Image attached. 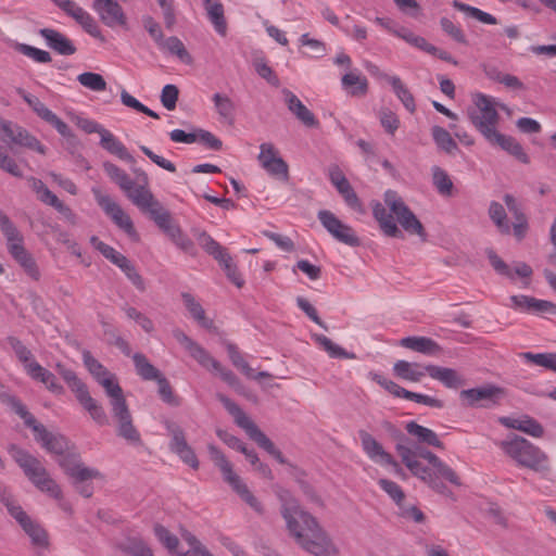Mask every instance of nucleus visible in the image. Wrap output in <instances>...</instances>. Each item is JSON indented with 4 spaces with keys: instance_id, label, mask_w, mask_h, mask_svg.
I'll return each instance as SVG.
<instances>
[{
    "instance_id": "nucleus-42",
    "label": "nucleus",
    "mask_w": 556,
    "mask_h": 556,
    "mask_svg": "<svg viewBox=\"0 0 556 556\" xmlns=\"http://www.w3.org/2000/svg\"><path fill=\"white\" fill-rule=\"evenodd\" d=\"M219 118L229 125L235 121V104L227 96L215 93L212 98Z\"/></svg>"
},
{
    "instance_id": "nucleus-34",
    "label": "nucleus",
    "mask_w": 556,
    "mask_h": 556,
    "mask_svg": "<svg viewBox=\"0 0 556 556\" xmlns=\"http://www.w3.org/2000/svg\"><path fill=\"white\" fill-rule=\"evenodd\" d=\"M393 371L399 378L413 382H419L426 372L419 364L407 361H397L393 366Z\"/></svg>"
},
{
    "instance_id": "nucleus-20",
    "label": "nucleus",
    "mask_w": 556,
    "mask_h": 556,
    "mask_svg": "<svg viewBox=\"0 0 556 556\" xmlns=\"http://www.w3.org/2000/svg\"><path fill=\"white\" fill-rule=\"evenodd\" d=\"M285 102L288 110L305 126L308 128L319 127V121L315 117L302 101L289 89H283Z\"/></svg>"
},
{
    "instance_id": "nucleus-32",
    "label": "nucleus",
    "mask_w": 556,
    "mask_h": 556,
    "mask_svg": "<svg viewBox=\"0 0 556 556\" xmlns=\"http://www.w3.org/2000/svg\"><path fill=\"white\" fill-rule=\"evenodd\" d=\"M379 76L386 79L393 88L394 93L403 103L405 109L414 113L416 111L415 99L408 88L403 84L400 77L397 76H389L388 74L380 73Z\"/></svg>"
},
{
    "instance_id": "nucleus-2",
    "label": "nucleus",
    "mask_w": 556,
    "mask_h": 556,
    "mask_svg": "<svg viewBox=\"0 0 556 556\" xmlns=\"http://www.w3.org/2000/svg\"><path fill=\"white\" fill-rule=\"evenodd\" d=\"M281 514L296 543L314 556H330L331 543L316 519L301 509L288 491L280 493Z\"/></svg>"
},
{
    "instance_id": "nucleus-6",
    "label": "nucleus",
    "mask_w": 556,
    "mask_h": 556,
    "mask_svg": "<svg viewBox=\"0 0 556 556\" xmlns=\"http://www.w3.org/2000/svg\"><path fill=\"white\" fill-rule=\"evenodd\" d=\"M103 169L110 179L115 182L127 198L144 214L153 208L160 201L144 186L135 187V181L129 175L110 161L103 163Z\"/></svg>"
},
{
    "instance_id": "nucleus-3",
    "label": "nucleus",
    "mask_w": 556,
    "mask_h": 556,
    "mask_svg": "<svg viewBox=\"0 0 556 556\" xmlns=\"http://www.w3.org/2000/svg\"><path fill=\"white\" fill-rule=\"evenodd\" d=\"M384 203L391 213L387 211L384 205L376 201L372 203V215L386 236L392 238H403V232L394 222V214L397 222L405 231L412 235H418L422 240L426 239L427 233L422 224L414 214V212L405 204L396 191L387 190L384 192Z\"/></svg>"
},
{
    "instance_id": "nucleus-11",
    "label": "nucleus",
    "mask_w": 556,
    "mask_h": 556,
    "mask_svg": "<svg viewBox=\"0 0 556 556\" xmlns=\"http://www.w3.org/2000/svg\"><path fill=\"white\" fill-rule=\"evenodd\" d=\"M211 459L219 468L224 480L232 488V490L256 513H263V506L258 500L251 493L241 478L233 471L231 463L226 458L224 453L215 445L207 446Z\"/></svg>"
},
{
    "instance_id": "nucleus-44",
    "label": "nucleus",
    "mask_w": 556,
    "mask_h": 556,
    "mask_svg": "<svg viewBox=\"0 0 556 556\" xmlns=\"http://www.w3.org/2000/svg\"><path fill=\"white\" fill-rule=\"evenodd\" d=\"M26 534L30 538L31 543L37 546L47 547L49 538L47 531L31 518L21 526Z\"/></svg>"
},
{
    "instance_id": "nucleus-53",
    "label": "nucleus",
    "mask_w": 556,
    "mask_h": 556,
    "mask_svg": "<svg viewBox=\"0 0 556 556\" xmlns=\"http://www.w3.org/2000/svg\"><path fill=\"white\" fill-rule=\"evenodd\" d=\"M219 265L223 267L224 271L228 279L238 288H242L244 285V279L241 277L238 271L237 265L232 262V257L229 253L225 254V257L217 260Z\"/></svg>"
},
{
    "instance_id": "nucleus-33",
    "label": "nucleus",
    "mask_w": 556,
    "mask_h": 556,
    "mask_svg": "<svg viewBox=\"0 0 556 556\" xmlns=\"http://www.w3.org/2000/svg\"><path fill=\"white\" fill-rule=\"evenodd\" d=\"M157 47L161 50L177 56L185 64H191L193 62V59L186 49L184 42L176 36H170L166 39L163 38L161 43L157 45Z\"/></svg>"
},
{
    "instance_id": "nucleus-43",
    "label": "nucleus",
    "mask_w": 556,
    "mask_h": 556,
    "mask_svg": "<svg viewBox=\"0 0 556 556\" xmlns=\"http://www.w3.org/2000/svg\"><path fill=\"white\" fill-rule=\"evenodd\" d=\"M15 136L12 137V143L21 147H25L31 150L37 151L40 154L46 153V148L40 143V141L30 135L25 128L21 126H16Z\"/></svg>"
},
{
    "instance_id": "nucleus-23",
    "label": "nucleus",
    "mask_w": 556,
    "mask_h": 556,
    "mask_svg": "<svg viewBox=\"0 0 556 556\" xmlns=\"http://www.w3.org/2000/svg\"><path fill=\"white\" fill-rule=\"evenodd\" d=\"M99 14L101 22L108 27L126 26L127 17L123 8L116 0H106L103 4L94 9Z\"/></svg>"
},
{
    "instance_id": "nucleus-41",
    "label": "nucleus",
    "mask_w": 556,
    "mask_h": 556,
    "mask_svg": "<svg viewBox=\"0 0 556 556\" xmlns=\"http://www.w3.org/2000/svg\"><path fill=\"white\" fill-rule=\"evenodd\" d=\"M431 135L438 148L447 154H454L458 150L456 141L445 128L441 126H433L431 128Z\"/></svg>"
},
{
    "instance_id": "nucleus-14",
    "label": "nucleus",
    "mask_w": 556,
    "mask_h": 556,
    "mask_svg": "<svg viewBox=\"0 0 556 556\" xmlns=\"http://www.w3.org/2000/svg\"><path fill=\"white\" fill-rule=\"evenodd\" d=\"M98 205L112 219V222L122 230H124L132 240H139V235L128 214L108 194L93 187L91 189Z\"/></svg>"
},
{
    "instance_id": "nucleus-22",
    "label": "nucleus",
    "mask_w": 556,
    "mask_h": 556,
    "mask_svg": "<svg viewBox=\"0 0 556 556\" xmlns=\"http://www.w3.org/2000/svg\"><path fill=\"white\" fill-rule=\"evenodd\" d=\"M104 257L122 269L131 283L139 290L144 291L146 285L141 275L136 270L134 264L113 247L104 254Z\"/></svg>"
},
{
    "instance_id": "nucleus-5",
    "label": "nucleus",
    "mask_w": 556,
    "mask_h": 556,
    "mask_svg": "<svg viewBox=\"0 0 556 556\" xmlns=\"http://www.w3.org/2000/svg\"><path fill=\"white\" fill-rule=\"evenodd\" d=\"M8 405L24 420V424L35 433V440L47 450V452L56 456L63 455L68 450V441L59 433H52L39 424L36 418L27 410L26 406L14 395H5Z\"/></svg>"
},
{
    "instance_id": "nucleus-51",
    "label": "nucleus",
    "mask_w": 556,
    "mask_h": 556,
    "mask_svg": "<svg viewBox=\"0 0 556 556\" xmlns=\"http://www.w3.org/2000/svg\"><path fill=\"white\" fill-rule=\"evenodd\" d=\"M207 12L208 20L214 25L215 30L225 36L227 31V22L224 15V7L219 0L214 1L213 7Z\"/></svg>"
},
{
    "instance_id": "nucleus-46",
    "label": "nucleus",
    "mask_w": 556,
    "mask_h": 556,
    "mask_svg": "<svg viewBox=\"0 0 556 556\" xmlns=\"http://www.w3.org/2000/svg\"><path fill=\"white\" fill-rule=\"evenodd\" d=\"M489 216L491 220L496 225L497 229L501 233L509 235L510 233V225L507 220V215L504 206L496 202L492 201L489 206Z\"/></svg>"
},
{
    "instance_id": "nucleus-56",
    "label": "nucleus",
    "mask_w": 556,
    "mask_h": 556,
    "mask_svg": "<svg viewBox=\"0 0 556 556\" xmlns=\"http://www.w3.org/2000/svg\"><path fill=\"white\" fill-rule=\"evenodd\" d=\"M522 357L538 366L545 367L556 372V353H538L526 352Z\"/></svg>"
},
{
    "instance_id": "nucleus-48",
    "label": "nucleus",
    "mask_w": 556,
    "mask_h": 556,
    "mask_svg": "<svg viewBox=\"0 0 556 556\" xmlns=\"http://www.w3.org/2000/svg\"><path fill=\"white\" fill-rule=\"evenodd\" d=\"M431 170L432 182L437 191L441 195H451L454 186L447 173L439 166H433Z\"/></svg>"
},
{
    "instance_id": "nucleus-62",
    "label": "nucleus",
    "mask_w": 556,
    "mask_h": 556,
    "mask_svg": "<svg viewBox=\"0 0 556 556\" xmlns=\"http://www.w3.org/2000/svg\"><path fill=\"white\" fill-rule=\"evenodd\" d=\"M518 430L534 438H541L544 433L542 425L538 422L534 418L529 416H525L520 420Z\"/></svg>"
},
{
    "instance_id": "nucleus-58",
    "label": "nucleus",
    "mask_w": 556,
    "mask_h": 556,
    "mask_svg": "<svg viewBox=\"0 0 556 556\" xmlns=\"http://www.w3.org/2000/svg\"><path fill=\"white\" fill-rule=\"evenodd\" d=\"M123 551L130 556H153L152 549L141 539H128L123 546Z\"/></svg>"
},
{
    "instance_id": "nucleus-37",
    "label": "nucleus",
    "mask_w": 556,
    "mask_h": 556,
    "mask_svg": "<svg viewBox=\"0 0 556 556\" xmlns=\"http://www.w3.org/2000/svg\"><path fill=\"white\" fill-rule=\"evenodd\" d=\"M132 361H134L137 374L143 380H147V381L155 380L156 381L159 378H161L163 376L161 374V371L149 362V359L146 357V355H143L141 353H136L132 356Z\"/></svg>"
},
{
    "instance_id": "nucleus-60",
    "label": "nucleus",
    "mask_w": 556,
    "mask_h": 556,
    "mask_svg": "<svg viewBox=\"0 0 556 556\" xmlns=\"http://www.w3.org/2000/svg\"><path fill=\"white\" fill-rule=\"evenodd\" d=\"M159 384V394L162 401L170 406H179L180 399L174 393L169 381L162 376L156 380Z\"/></svg>"
},
{
    "instance_id": "nucleus-59",
    "label": "nucleus",
    "mask_w": 556,
    "mask_h": 556,
    "mask_svg": "<svg viewBox=\"0 0 556 556\" xmlns=\"http://www.w3.org/2000/svg\"><path fill=\"white\" fill-rule=\"evenodd\" d=\"M440 25H441V28L443 29V31L450 36L454 41L460 43V45H464V46H467L468 45V40L463 31V29L455 25L450 18L447 17H442L440 20Z\"/></svg>"
},
{
    "instance_id": "nucleus-39",
    "label": "nucleus",
    "mask_w": 556,
    "mask_h": 556,
    "mask_svg": "<svg viewBox=\"0 0 556 556\" xmlns=\"http://www.w3.org/2000/svg\"><path fill=\"white\" fill-rule=\"evenodd\" d=\"M312 338L332 358H349V359L356 358V355L354 353L345 351L343 348L333 343L328 337H326L324 334H313Z\"/></svg>"
},
{
    "instance_id": "nucleus-19",
    "label": "nucleus",
    "mask_w": 556,
    "mask_h": 556,
    "mask_svg": "<svg viewBox=\"0 0 556 556\" xmlns=\"http://www.w3.org/2000/svg\"><path fill=\"white\" fill-rule=\"evenodd\" d=\"M358 435L362 442L363 451L374 462L392 466L396 473H402V468L394 457L384 451L383 446L367 431L359 430Z\"/></svg>"
},
{
    "instance_id": "nucleus-35",
    "label": "nucleus",
    "mask_w": 556,
    "mask_h": 556,
    "mask_svg": "<svg viewBox=\"0 0 556 556\" xmlns=\"http://www.w3.org/2000/svg\"><path fill=\"white\" fill-rule=\"evenodd\" d=\"M193 236L201 248L216 261L225 257V254L228 253L227 250L214 240L206 231L193 229Z\"/></svg>"
},
{
    "instance_id": "nucleus-29",
    "label": "nucleus",
    "mask_w": 556,
    "mask_h": 556,
    "mask_svg": "<svg viewBox=\"0 0 556 556\" xmlns=\"http://www.w3.org/2000/svg\"><path fill=\"white\" fill-rule=\"evenodd\" d=\"M405 429L408 432V434L416 439V442L418 444H425L428 446L444 450V444L442 443V441H440L438 434L433 430L426 428L417 424L416 421L407 422Z\"/></svg>"
},
{
    "instance_id": "nucleus-40",
    "label": "nucleus",
    "mask_w": 556,
    "mask_h": 556,
    "mask_svg": "<svg viewBox=\"0 0 556 556\" xmlns=\"http://www.w3.org/2000/svg\"><path fill=\"white\" fill-rule=\"evenodd\" d=\"M342 86L353 97L365 96L368 91V81L355 73H348L342 77Z\"/></svg>"
},
{
    "instance_id": "nucleus-10",
    "label": "nucleus",
    "mask_w": 556,
    "mask_h": 556,
    "mask_svg": "<svg viewBox=\"0 0 556 556\" xmlns=\"http://www.w3.org/2000/svg\"><path fill=\"white\" fill-rule=\"evenodd\" d=\"M55 370L75 393L77 401L91 418L100 426L106 425L109 419L103 407L91 397L87 386L77 377L76 372L61 363L55 365Z\"/></svg>"
},
{
    "instance_id": "nucleus-55",
    "label": "nucleus",
    "mask_w": 556,
    "mask_h": 556,
    "mask_svg": "<svg viewBox=\"0 0 556 556\" xmlns=\"http://www.w3.org/2000/svg\"><path fill=\"white\" fill-rule=\"evenodd\" d=\"M77 80L80 85L93 91H103L106 89V81L97 73L85 72L78 75Z\"/></svg>"
},
{
    "instance_id": "nucleus-4",
    "label": "nucleus",
    "mask_w": 556,
    "mask_h": 556,
    "mask_svg": "<svg viewBox=\"0 0 556 556\" xmlns=\"http://www.w3.org/2000/svg\"><path fill=\"white\" fill-rule=\"evenodd\" d=\"M9 453L15 463L22 468L24 475L38 490L48 493L55 500H62V490L60 485L49 476L48 471L37 457L15 444L10 445Z\"/></svg>"
},
{
    "instance_id": "nucleus-26",
    "label": "nucleus",
    "mask_w": 556,
    "mask_h": 556,
    "mask_svg": "<svg viewBox=\"0 0 556 556\" xmlns=\"http://www.w3.org/2000/svg\"><path fill=\"white\" fill-rule=\"evenodd\" d=\"M39 35L47 41V45L62 55H72L76 52V47L62 33L52 28H41Z\"/></svg>"
},
{
    "instance_id": "nucleus-45",
    "label": "nucleus",
    "mask_w": 556,
    "mask_h": 556,
    "mask_svg": "<svg viewBox=\"0 0 556 556\" xmlns=\"http://www.w3.org/2000/svg\"><path fill=\"white\" fill-rule=\"evenodd\" d=\"M453 8L456 10L466 13L468 16L478 20L481 23L495 25L497 24V20L490 13H486L478 8L471 7L469 4L463 3L459 0H453Z\"/></svg>"
},
{
    "instance_id": "nucleus-16",
    "label": "nucleus",
    "mask_w": 556,
    "mask_h": 556,
    "mask_svg": "<svg viewBox=\"0 0 556 556\" xmlns=\"http://www.w3.org/2000/svg\"><path fill=\"white\" fill-rule=\"evenodd\" d=\"M317 216L321 225L336 240L352 248L361 245V239L353 228L343 224L332 212L323 210L318 212Z\"/></svg>"
},
{
    "instance_id": "nucleus-54",
    "label": "nucleus",
    "mask_w": 556,
    "mask_h": 556,
    "mask_svg": "<svg viewBox=\"0 0 556 556\" xmlns=\"http://www.w3.org/2000/svg\"><path fill=\"white\" fill-rule=\"evenodd\" d=\"M189 354L206 369L219 368V362L198 343L189 351Z\"/></svg>"
},
{
    "instance_id": "nucleus-13",
    "label": "nucleus",
    "mask_w": 556,
    "mask_h": 556,
    "mask_svg": "<svg viewBox=\"0 0 556 556\" xmlns=\"http://www.w3.org/2000/svg\"><path fill=\"white\" fill-rule=\"evenodd\" d=\"M477 110L469 112V118L477 130L484 137L496 131V125L500 121V115L493 106L490 97L478 93L475 98Z\"/></svg>"
},
{
    "instance_id": "nucleus-18",
    "label": "nucleus",
    "mask_w": 556,
    "mask_h": 556,
    "mask_svg": "<svg viewBox=\"0 0 556 556\" xmlns=\"http://www.w3.org/2000/svg\"><path fill=\"white\" fill-rule=\"evenodd\" d=\"M59 466L66 475L74 479V483H83L87 480L100 477V472L96 469L85 467L79 460V455L76 453H67L59 455Z\"/></svg>"
},
{
    "instance_id": "nucleus-27",
    "label": "nucleus",
    "mask_w": 556,
    "mask_h": 556,
    "mask_svg": "<svg viewBox=\"0 0 556 556\" xmlns=\"http://www.w3.org/2000/svg\"><path fill=\"white\" fill-rule=\"evenodd\" d=\"M11 256L24 269L25 274L34 280H39L40 270L34 256L25 249L24 245L12 244L10 247Z\"/></svg>"
},
{
    "instance_id": "nucleus-25",
    "label": "nucleus",
    "mask_w": 556,
    "mask_h": 556,
    "mask_svg": "<svg viewBox=\"0 0 556 556\" xmlns=\"http://www.w3.org/2000/svg\"><path fill=\"white\" fill-rule=\"evenodd\" d=\"M424 369L432 379L440 381L448 389H457L465 383V380L456 369L437 365H426Z\"/></svg>"
},
{
    "instance_id": "nucleus-31",
    "label": "nucleus",
    "mask_w": 556,
    "mask_h": 556,
    "mask_svg": "<svg viewBox=\"0 0 556 556\" xmlns=\"http://www.w3.org/2000/svg\"><path fill=\"white\" fill-rule=\"evenodd\" d=\"M84 364L96 380L105 389L106 383L111 386H119L115 381V377L111 375L106 368L98 362L89 351L83 353Z\"/></svg>"
},
{
    "instance_id": "nucleus-38",
    "label": "nucleus",
    "mask_w": 556,
    "mask_h": 556,
    "mask_svg": "<svg viewBox=\"0 0 556 556\" xmlns=\"http://www.w3.org/2000/svg\"><path fill=\"white\" fill-rule=\"evenodd\" d=\"M0 229L3 236L7 239L8 251L10 252V247L12 244L15 245H24V238L15 225L11 222L9 216L0 211Z\"/></svg>"
},
{
    "instance_id": "nucleus-64",
    "label": "nucleus",
    "mask_w": 556,
    "mask_h": 556,
    "mask_svg": "<svg viewBox=\"0 0 556 556\" xmlns=\"http://www.w3.org/2000/svg\"><path fill=\"white\" fill-rule=\"evenodd\" d=\"M18 51L38 63L51 62L50 53L45 50L23 43L18 46Z\"/></svg>"
},
{
    "instance_id": "nucleus-1",
    "label": "nucleus",
    "mask_w": 556,
    "mask_h": 556,
    "mask_svg": "<svg viewBox=\"0 0 556 556\" xmlns=\"http://www.w3.org/2000/svg\"><path fill=\"white\" fill-rule=\"evenodd\" d=\"M395 450L412 475L425 482L434 492L442 495L452 494L442 480H446L456 486L462 485L455 470L431 451L420 445L410 447L406 442H397Z\"/></svg>"
},
{
    "instance_id": "nucleus-21",
    "label": "nucleus",
    "mask_w": 556,
    "mask_h": 556,
    "mask_svg": "<svg viewBox=\"0 0 556 556\" xmlns=\"http://www.w3.org/2000/svg\"><path fill=\"white\" fill-rule=\"evenodd\" d=\"M491 146H496L516 157L523 164H529L530 159L525 152L522 146L511 136L501 134L498 130L492 132L490 137L484 138Z\"/></svg>"
},
{
    "instance_id": "nucleus-15",
    "label": "nucleus",
    "mask_w": 556,
    "mask_h": 556,
    "mask_svg": "<svg viewBox=\"0 0 556 556\" xmlns=\"http://www.w3.org/2000/svg\"><path fill=\"white\" fill-rule=\"evenodd\" d=\"M504 395V389L494 386L485 384L478 388L462 390L459 397L464 405L468 407H483L489 408L497 405Z\"/></svg>"
},
{
    "instance_id": "nucleus-61",
    "label": "nucleus",
    "mask_w": 556,
    "mask_h": 556,
    "mask_svg": "<svg viewBox=\"0 0 556 556\" xmlns=\"http://www.w3.org/2000/svg\"><path fill=\"white\" fill-rule=\"evenodd\" d=\"M154 534L157 540L170 552H175L179 545V540L176 535L172 534L164 526L155 525Z\"/></svg>"
},
{
    "instance_id": "nucleus-49",
    "label": "nucleus",
    "mask_w": 556,
    "mask_h": 556,
    "mask_svg": "<svg viewBox=\"0 0 556 556\" xmlns=\"http://www.w3.org/2000/svg\"><path fill=\"white\" fill-rule=\"evenodd\" d=\"M165 427L172 437L169 448L173 453H177L178 450L185 448L187 445L186 435L182 428L174 421L166 420Z\"/></svg>"
},
{
    "instance_id": "nucleus-57",
    "label": "nucleus",
    "mask_w": 556,
    "mask_h": 556,
    "mask_svg": "<svg viewBox=\"0 0 556 556\" xmlns=\"http://www.w3.org/2000/svg\"><path fill=\"white\" fill-rule=\"evenodd\" d=\"M378 484L394 501L399 508H402L405 500V493L402 488L396 482L386 478L379 479Z\"/></svg>"
},
{
    "instance_id": "nucleus-8",
    "label": "nucleus",
    "mask_w": 556,
    "mask_h": 556,
    "mask_svg": "<svg viewBox=\"0 0 556 556\" xmlns=\"http://www.w3.org/2000/svg\"><path fill=\"white\" fill-rule=\"evenodd\" d=\"M105 392L110 397L112 415L117 422V435L130 444L140 445L141 437L137 428L134 426L132 417L122 388L119 386H111L110 383H106Z\"/></svg>"
},
{
    "instance_id": "nucleus-63",
    "label": "nucleus",
    "mask_w": 556,
    "mask_h": 556,
    "mask_svg": "<svg viewBox=\"0 0 556 556\" xmlns=\"http://www.w3.org/2000/svg\"><path fill=\"white\" fill-rule=\"evenodd\" d=\"M179 90L175 85H166L162 89L161 102L165 109L172 111L176 108Z\"/></svg>"
},
{
    "instance_id": "nucleus-47",
    "label": "nucleus",
    "mask_w": 556,
    "mask_h": 556,
    "mask_svg": "<svg viewBox=\"0 0 556 556\" xmlns=\"http://www.w3.org/2000/svg\"><path fill=\"white\" fill-rule=\"evenodd\" d=\"M7 342L13 350L16 358L23 364L26 371L27 366L30 365L31 362H36L31 351L18 338L14 336H9L7 338Z\"/></svg>"
},
{
    "instance_id": "nucleus-30",
    "label": "nucleus",
    "mask_w": 556,
    "mask_h": 556,
    "mask_svg": "<svg viewBox=\"0 0 556 556\" xmlns=\"http://www.w3.org/2000/svg\"><path fill=\"white\" fill-rule=\"evenodd\" d=\"M26 372L31 379L46 384L49 391L55 394H62L64 392L63 387L56 382L55 376L43 368L39 363L31 362V364L27 366Z\"/></svg>"
},
{
    "instance_id": "nucleus-12",
    "label": "nucleus",
    "mask_w": 556,
    "mask_h": 556,
    "mask_svg": "<svg viewBox=\"0 0 556 556\" xmlns=\"http://www.w3.org/2000/svg\"><path fill=\"white\" fill-rule=\"evenodd\" d=\"M147 215L166 236L170 238L177 248L190 255H195L197 250L193 241L182 232L177 224L173 222L170 212L166 210L161 202L151 208Z\"/></svg>"
},
{
    "instance_id": "nucleus-28",
    "label": "nucleus",
    "mask_w": 556,
    "mask_h": 556,
    "mask_svg": "<svg viewBox=\"0 0 556 556\" xmlns=\"http://www.w3.org/2000/svg\"><path fill=\"white\" fill-rule=\"evenodd\" d=\"M100 146L110 154L117 156L122 161L128 163L135 162L134 156L128 152L124 143L108 129L102 130V135L100 137Z\"/></svg>"
},
{
    "instance_id": "nucleus-50",
    "label": "nucleus",
    "mask_w": 556,
    "mask_h": 556,
    "mask_svg": "<svg viewBox=\"0 0 556 556\" xmlns=\"http://www.w3.org/2000/svg\"><path fill=\"white\" fill-rule=\"evenodd\" d=\"M225 346L232 365L237 369H239L245 377H253V369L248 364V362L244 361L238 346L231 342H226Z\"/></svg>"
},
{
    "instance_id": "nucleus-52",
    "label": "nucleus",
    "mask_w": 556,
    "mask_h": 556,
    "mask_svg": "<svg viewBox=\"0 0 556 556\" xmlns=\"http://www.w3.org/2000/svg\"><path fill=\"white\" fill-rule=\"evenodd\" d=\"M340 185L337 190L343 197L346 205L358 213H363L364 208L362 202L349 180L341 181Z\"/></svg>"
},
{
    "instance_id": "nucleus-9",
    "label": "nucleus",
    "mask_w": 556,
    "mask_h": 556,
    "mask_svg": "<svg viewBox=\"0 0 556 556\" xmlns=\"http://www.w3.org/2000/svg\"><path fill=\"white\" fill-rule=\"evenodd\" d=\"M500 446L520 466L535 471L548 469L546 454L522 437L514 434L511 439L502 441Z\"/></svg>"
},
{
    "instance_id": "nucleus-17",
    "label": "nucleus",
    "mask_w": 556,
    "mask_h": 556,
    "mask_svg": "<svg viewBox=\"0 0 556 556\" xmlns=\"http://www.w3.org/2000/svg\"><path fill=\"white\" fill-rule=\"evenodd\" d=\"M16 92L41 119L53 126L62 137H74L70 126L48 109L37 97L27 93L22 88H16Z\"/></svg>"
},
{
    "instance_id": "nucleus-36",
    "label": "nucleus",
    "mask_w": 556,
    "mask_h": 556,
    "mask_svg": "<svg viewBox=\"0 0 556 556\" xmlns=\"http://www.w3.org/2000/svg\"><path fill=\"white\" fill-rule=\"evenodd\" d=\"M181 298L187 309L201 327L205 329H212L214 327L213 320L206 317L204 308L195 301L192 294L184 292Z\"/></svg>"
},
{
    "instance_id": "nucleus-24",
    "label": "nucleus",
    "mask_w": 556,
    "mask_h": 556,
    "mask_svg": "<svg viewBox=\"0 0 556 556\" xmlns=\"http://www.w3.org/2000/svg\"><path fill=\"white\" fill-rule=\"evenodd\" d=\"M400 345L428 356H441L443 349L433 339L428 337H405Z\"/></svg>"
},
{
    "instance_id": "nucleus-7",
    "label": "nucleus",
    "mask_w": 556,
    "mask_h": 556,
    "mask_svg": "<svg viewBox=\"0 0 556 556\" xmlns=\"http://www.w3.org/2000/svg\"><path fill=\"white\" fill-rule=\"evenodd\" d=\"M217 400L224 405L225 409L235 418L236 424L242 428L249 438L260 447L265 450L280 464H287L282 453L275 446L271 440L253 422L245 413L228 396L222 393L216 394Z\"/></svg>"
}]
</instances>
